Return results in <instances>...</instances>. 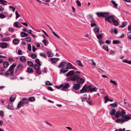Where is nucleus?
I'll return each mask as SVG.
<instances>
[{"label": "nucleus", "instance_id": "nucleus-12", "mask_svg": "<svg viewBox=\"0 0 131 131\" xmlns=\"http://www.w3.org/2000/svg\"><path fill=\"white\" fill-rule=\"evenodd\" d=\"M70 85L68 83H67L65 84L64 86H63L61 90L63 91H65V90L67 89L68 88L70 87Z\"/></svg>", "mask_w": 131, "mask_h": 131}, {"label": "nucleus", "instance_id": "nucleus-11", "mask_svg": "<svg viewBox=\"0 0 131 131\" xmlns=\"http://www.w3.org/2000/svg\"><path fill=\"white\" fill-rule=\"evenodd\" d=\"M87 92L86 89V85H84L82 89L80 90V92L81 93H84Z\"/></svg>", "mask_w": 131, "mask_h": 131}, {"label": "nucleus", "instance_id": "nucleus-42", "mask_svg": "<svg viewBox=\"0 0 131 131\" xmlns=\"http://www.w3.org/2000/svg\"><path fill=\"white\" fill-rule=\"evenodd\" d=\"M39 55L40 56L42 57L45 58H46V56L45 53H44L42 52L40 53H39Z\"/></svg>", "mask_w": 131, "mask_h": 131}, {"label": "nucleus", "instance_id": "nucleus-1", "mask_svg": "<svg viewBox=\"0 0 131 131\" xmlns=\"http://www.w3.org/2000/svg\"><path fill=\"white\" fill-rule=\"evenodd\" d=\"M15 66H10L9 69L5 73L6 77H8L10 74H13L14 73V68Z\"/></svg>", "mask_w": 131, "mask_h": 131}, {"label": "nucleus", "instance_id": "nucleus-34", "mask_svg": "<svg viewBox=\"0 0 131 131\" xmlns=\"http://www.w3.org/2000/svg\"><path fill=\"white\" fill-rule=\"evenodd\" d=\"M20 60L23 62H25L26 61V59L25 57L23 56H21L19 58Z\"/></svg>", "mask_w": 131, "mask_h": 131}, {"label": "nucleus", "instance_id": "nucleus-13", "mask_svg": "<svg viewBox=\"0 0 131 131\" xmlns=\"http://www.w3.org/2000/svg\"><path fill=\"white\" fill-rule=\"evenodd\" d=\"M58 66H72L71 64L69 62L67 63L65 62H61Z\"/></svg>", "mask_w": 131, "mask_h": 131}, {"label": "nucleus", "instance_id": "nucleus-63", "mask_svg": "<svg viewBox=\"0 0 131 131\" xmlns=\"http://www.w3.org/2000/svg\"><path fill=\"white\" fill-rule=\"evenodd\" d=\"M91 25L92 27H94L95 26H97V25L94 23H91Z\"/></svg>", "mask_w": 131, "mask_h": 131}, {"label": "nucleus", "instance_id": "nucleus-3", "mask_svg": "<svg viewBox=\"0 0 131 131\" xmlns=\"http://www.w3.org/2000/svg\"><path fill=\"white\" fill-rule=\"evenodd\" d=\"M68 66H67V67L66 68H61L60 69L61 72L63 73L67 72L68 71V69H71L75 70H77L74 66H68L69 67H68Z\"/></svg>", "mask_w": 131, "mask_h": 131}, {"label": "nucleus", "instance_id": "nucleus-19", "mask_svg": "<svg viewBox=\"0 0 131 131\" xmlns=\"http://www.w3.org/2000/svg\"><path fill=\"white\" fill-rule=\"evenodd\" d=\"M14 24L15 26L18 28L21 27L22 26L18 22H15Z\"/></svg>", "mask_w": 131, "mask_h": 131}, {"label": "nucleus", "instance_id": "nucleus-5", "mask_svg": "<svg viewBox=\"0 0 131 131\" xmlns=\"http://www.w3.org/2000/svg\"><path fill=\"white\" fill-rule=\"evenodd\" d=\"M75 73L76 74L74 75L73 77H70V80H69V81H75L78 80V78H79V75L77 73L80 74V73L79 71H77Z\"/></svg>", "mask_w": 131, "mask_h": 131}, {"label": "nucleus", "instance_id": "nucleus-6", "mask_svg": "<svg viewBox=\"0 0 131 131\" xmlns=\"http://www.w3.org/2000/svg\"><path fill=\"white\" fill-rule=\"evenodd\" d=\"M114 18V17L113 16L110 15L106 17L105 19L107 21L108 23H110L112 22L113 19Z\"/></svg>", "mask_w": 131, "mask_h": 131}, {"label": "nucleus", "instance_id": "nucleus-53", "mask_svg": "<svg viewBox=\"0 0 131 131\" xmlns=\"http://www.w3.org/2000/svg\"><path fill=\"white\" fill-rule=\"evenodd\" d=\"M23 66H18L17 67V70L19 71L20 70L23 68Z\"/></svg>", "mask_w": 131, "mask_h": 131}, {"label": "nucleus", "instance_id": "nucleus-35", "mask_svg": "<svg viewBox=\"0 0 131 131\" xmlns=\"http://www.w3.org/2000/svg\"><path fill=\"white\" fill-rule=\"evenodd\" d=\"M27 72L29 73H32L33 71V69L31 68H27Z\"/></svg>", "mask_w": 131, "mask_h": 131}, {"label": "nucleus", "instance_id": "nucleus-2", "mask_svg": "<svg viewBox=\"0 0 131 131\" xmlns=\"http://www.w3.org/2000/svg\"><path fill=\"white\" fill-rule=\"evenodd\" d=\"M126 112L125 110H122L121 112V116L124 119H126L128 121V120L130 119L131 118L128 116L125 115Z\"/></svg>", "mask_w": 131, "mask_h": 131}, {"label": "nucleus", "instance_id": "nucleus-18", "mask_svg": "<svg viewBox=\"0 0 131 131\" xmlns=\"http://www.w3.org/2000/svg\"><path fill=\"white\" fill-rule=\"evenodd\" d=\"M13 42L14 44L16 45L19 43V41L18 39L15 38L13 40Z\"/></svg>", "mask_w": 131, "mask_h": 131}, {"label": "nucleus", "instance_id": "nucleus-60", "mask_svg": "<svg viewBox=\"0 0 131 131\" xmlns=\"http://www.w3.org/2000/svg\"><path fill=\"white\" fill-rule=\"evenodd\" d=\"M10 79L11 80H14L15 79V77L13 75V74H10Z\"/></svg>", "mask_w": 131, "mask_h": 131}, {"label": "nucleus", "instance_id": "nucleus-58", "mask_svg": "<svg viewBox=\"0 0 131 131\" xmlns=\"http://www.w3.org/2000/svg\"><path fill=\"white\" fill-rule=\"evenodd\" d=\"M52 34L56 37L58 38H59V37L54 32L52 31Z\"/></svg>", "mask_w": 131, "mask_h": 131}, {"label": "nucleus", "instance_id": "nucleus-57", "mask_svg": "<svg viewBox=\"0 0 131 131\" xmlns=\"http://www.w3.org/2000/svg\"><path fill=\"white\" fill-rule=\"evenodd\" d=\"M76 3L77 4L78 6H81V4L80 3V2L79 1L77 0L76 1Z\"/></svg>", "mask_w": 131, "mask_h": 131}, {"label": "nucleus", "instance_id": "nucleus-15", "mask_svg": "<svg viewBox=\"0 0 131 131\" xmlns=\"http://www.w3.org/2000/svg\"><path fill=\"white\" fill-rule=\"evenodd\" d=\"M0 46L3 48H6L8 46L7 43H5L2 42L0 43Z\"/></svg>", "mask_w": 131, "mask_h": 131}, {"label": "nucleus", "instance_id": "nucleus-26", "mask_svg": "<svg viewBox=\"0 0 131 131\" xmlns=\"http://www.w3.org/2000/svg\"><path fill=\"white\" fill-rule=\"evenodd\" d=\"M28 101L30 102H33L35 100V99L34 97H31L29 98L28 99Z\"/></svg>", "mask_w": 131, "mask_h": 131}, {"label": "nucleus", "instance_id": "nucleus-7", "mask_svg": "<svg viewBox=\"0 0 131 131\" xmlns=\"http://www.w3.org/2000/svg\"><path fill=\"white\" fill-rule=\"evenodd\" d=\"M128 121L126 119H124L122 117L121 118H118L116 119L115 121V122L117 123H118L119 122H120L122 124L123 123L124 121Z\"/></svg>", "mask_w": 131, "mask_h": 131}, {"label": "nucleus", "instance_id": "nucleus-10", "mask_svg": "<svg viewBox=\"0 0 131 131\" xmlns=\"http://www.w3.org/2000/svg\"><path fill=\"white\" fill-rule=\"evenodd\" d=\"M22 102L23 103V104H27L28 105L29 104V102L28 101V100L27 98H24L22 99Z\"/></svg>", "mask_w": 131, "mask_h": 131}, {"label": "nucleus", "instance_id": "nucleus-4", "mask_svg": "<svg viewBox=\"0 0 131 131\" xmlns=\"http://www.w3.org/2000/svg\"><path fill=\"white\" fill-rule=\"evenodd\" d=\"M96 14L99 17H106L109 15V13L108 12H97Z\"/></svg>", "mask_w": 131, "mask_h": 131}, {"label": "nucleus", "instance_id": "nucleus-28", "mask_svg": "<svg viewBox=\"0 0 131 131\" xmlns=\"http://www.w3.org/2000/svg\"><path fill=\"white\" fill-rule=\"evenodd\" d=\"M99 29L97 27H95L93 29V31L95 32V34H96L97 33H98L99 31Z\"/></svg>", "mask_w": 131, "mask_h": 131}, {"label": "nucleus", "instance_id": "nucleus-55", "mask_svg": "<svg viewBox=\"0 0 131 131\" xmlns=\"http://www.w3.org/2000/svg\"><path fill=\"white\" fill-rule=\"evenodd\" d=\"M15 15H16V19L18 18L19 17H20V15L19 14H18L17 12V10L16 11L15 13Z\"/></svg>", "mask_w": 131, "mask_h": 131}, {"label": "nucleus", "instance_id": "nucleus-14", "mask_svg": "<svg viewBox=\"0 0 131 131\" xmlns=\"http://www.w3.org/2000/svg\"><path fill=\"white\" fill-rule=\"evenodd\" d=\"M7 108L9 110H14V108L13 106V104L12 103H10L7 105Z\"/></svg>", "mask_w": 131, "mask_h": 131}, {"label": "nucleus", "instance_id": "nucleus-52", "mask_svg": "<svg viewBox=\"0 0 131 131\" xmlns=\"http://www.w3.org/2000/svg\"><path fill=\"white\" fill-rule=\"evenodd\" d=\"M33 67V68L36 70L39 69L40 66H32Z\"/></svg>", "mask_w": 131, "mask_h": 131}, {"label": "nucleus", "instance_id": "nucleus-22", "mask_svg": "<svg viewBox=\"0 0 131 131\" xmlns=\"http://www.w3.org/2000/svg\"><path fill=\"white\" fill-rule=\"evenodd\" d=\"M20 35L21 37H27L28 35L24 32H22L21 33Z\"/></svg>", "mask_w": 131, "mask_h": 131}, {"label": "nucleus", "instance_id": "nucleus-62", "mask_svg": "<svg viewBox=\"0 0 131 131\" xmlns=\"http://www.w3.org/2000/svg\"><path fill=\"white\" fill-rule=\"evenodd\" d=\"M18 53L19 55H21L23 53V52L20 49H19L18 51Z\"/></svg>", "mask_w": 131, "mask_h": 131}, {"label": "nucleus", "instance_id": "nucleus-20", "mask_svg": "<svg viewBox=\"0 0 131 131\" xmlns=\"http://www.w3.org/2000/svg\"><path fill=\"white\" fill-rule=\"evenodd\" d=\"M15 99L16 97L15 95H12L10 97L9 101L10 102H13L15 100Z\"/></svg>", "mask_w": 131, "mask_h": 131}, {"label": "nucleus", "instance_id": "nucleus-43", "mask_svg": "<svg viewBox=\"0 0 131 131\" xmlns=\"http://www.w3.org/2000/svg\"><path fill=\"white\" fill-rule=\"evenodd\" d=\"M35 62L39 66H41V64H40V61L38 59H36L35 60Z\"/></svg>", "mask_w": 131, "mask_h": 131}, {"label": "nucleus", "instance_id": "nucleus-49", "mask_svg": "<svg viewBox=\"0 0 131 131\" xmlns=\"http://www.w3.org/2000/svg\"><path fill=\"white\" fill-rule=\"evenodd\" d=\"M45 84L47 85H51L52 84L49 81H47L46 82Z\"/></svg>", "mask_w": 131, "mask_h": 131}, {"label": "nucleus", "instance_id": "nucleus-25", "mask_svg": "<svg viewBox=\"0 0 131 131\" xmlns=\"http://www.w3.org/2000/svg\"><path fill=\"white\" fill-rule=\"evenodd\" d=\"M47 53L49 57H51L53 56V53L49 51H47Z\"/></svg>", "mask_w": 131, "mask_h": 131}, {"label": "nucleus", "instance_id": "nucleus-64", "mask_svg": "<svg viewBox=\"0 0 131 131\" xmlns=\"http://www.w3.org/2000/svg\"><path fill=\"white\" fill-rule=\"evenodd\" d=\"M32 49L33 51L34 52H35L36 51V48L35 46H34V45L32 46Z\"/></svg>", "mask_w": 131, "mask_h": 131}, {"label": "nucleus", "instance_id": "nucleus-36", "mask_svg": "<svg viewBox=\"0 0 131 131\" xmlns=\"http://www.w3.org/2000/svg\"><path fill=\"white\" fill-rule=\"evenodd\" d=\"M76 63L79 66H83V64L81 63V61L80 60H78L76 61Z\"/></svg>", "mask_w": 131, "mask_h": 131}, {"label": "nucleus", "instance_id": "nucleus-21", "mask_svg": "<svg viewBox=\"0 0 131 131\" xmlns=\"http://www.w3.org/2000/svg\"><path fill=\"white\" fill-rule=\"evenodd\" d=\"M116 111V110L115 109L113 108L110 112V115H115Z\"/></svg>", "mask_w": 131, "mask_h": 131}, {"label": "nucleus", "instance_id": "nucleus-59", "mask_svg": "<svg viewBox=\"0 0 131 131\" xmlns=\"http://www.w3.org/2000/svg\"><path fill=\"white\" fill-rule=\"evenodd\" d=\"M9 8H12V10L13 12H14L15 10V9L12 6H9Z\"/></svg>", "mask_w": 131, "mask_h": 131}, {"label": "nucleus", "instance_id": "nucleus-56", "mask_svg": "<svg viewBox=\"0 0 131 131\" xmlns=\"http://www.w3.org/2000/svg\"><path fill=\"white\" fill-rule=\"evenodd\" d=\"M36 72L39 75L41 74V71L39 69L36 70Z\"/></svg>", "mask_w": 131, "mask_h": 131}, {"label": "nucleus", "instance_id": "nucleus-45", "mask_svg": "<svg viewBox=\"0 0 131 131\" xmlns=\"http://www.w3.org/2000/svg\"><path fill=\"white\" fill-rule=\"evenodd\" d=\"M96 36L97 38L98 39H101L102 37V35L101 34L97 35Z\"/></svg>", "mask_w": 131, "mask_h": 131}, {"label": "nucleus", "instance_id": "nucleus-50", "mask_svg": "<svg viewBox=\"0 0 131 131\" xmlns=\"http://www.w3.org/2000/svg\"><path fill=\"white\" fill-rule=\"evenodd\" d=\"M27 64L28 66H34L33 62L31 61H28L27 62Z\"/></svg>", "mask_w": 131, "mask_h": 131}, {"label": "nucleus", "instance_id": "nucleus-41", "mask_svg": "<svg viewBox=\"0 0 131 131\" xmlns=\"http://www.w3.org/2000/svg\"><path fill=\"white\" fill-rule=\"evenodd\" d=\"M91 89L90 91L91 92H96L97 91V90H96V89H97L95 87L92 88V86H91Z\"/></svg>", "mask_w": 131, "mask_h": 131}, {"label": "nucleus", "instance_id": "nucleus-61", "mask_svg": "<svg viewBox=\"0 0 131 131\" xmlns=\"http://www.w3.org/2000/svg\"><path fill=\"white\" fill-rule=\"evenodd\" d=\"M0 115L2 116L3 117L4 116V112L2 111H0Z\"/></svg>", "mask_w": 131, "mask_h": 131}, {"label": "nucleus", "instance_id": "nucleus-17", "mask_svg": "<svg viewBox=\"0 0 131 131\" xmlns=\"http://www.w3.org/2000/svg\"><path fill=\"white\" fill-rule=\"evenodd\" d=\"M74 71L73 70H71L67 74L66 76L68 77L69 76L72 75L74 74Z\"/></svg>", "mask_w": 131, "mask_h": 131}, {"label": "nucleus", "instance_id": "nucleus-51", "mask_svg": "<svg viewBox=\"0 0 131 131\" xmlns=\"http://www.w3.org/2000/svg\"><path fill=\"white\" fill-rule=\"evenodd\" d=\"M3 66H9V63L8 62L5 61L3 62Z\"/></svg>", "mask_w": 131, "mask_h": 131}, {"label": "nucleus", "instance_id": "nucleus-31", "mask_svg": "<svg viewBox=\"0 0 131 131\" xmlns=\"http://www.w3.org/2000/svg\"><path fill=\"white\" fill-rule=\"evenodd\" d=\"M86 85V89L87 92H88L89 91H90V90L91 87V85H89L87 86V85Z\"/></svg>", "mask_w": 131, "mask_h": 131}, {"label": "nucleus", "instance_id": "nucleus-9", "mask_svg": "<svg viewBox=\"0 0 131 131\" xmlns=\"http://www.w3.org/2000/svg\"><path fill=\"white\" fill-rule=\"evenodd\" d=\"M84 80L82 78H80L79 77L78 80H77V82L78 83L80 84H83L84 82Z\"/></svg>", "mask_w": 131, "mask_h": 131}, {"label": "nucleus", "instance_id": "nucleus-46", "mask_svg": "<svg viewBox=\"0 0 131 131\" xmlns=\"http://www.w3.org/2000/svg\"><path fill=\"white\" fill-rule=\"evenodd\" d=\"M37 57V55L35 53H33L31 54V57L33 59H35Z\"/></svg>", "mask_w": 131, "mask_h": 131}, {"label": "nucleus", "instance_id": "nucleus-38", "mask_svg": "<svg viewBox=\"0 0 131 131\" xmlns=\"http://www.w3.org/2000/svg\"><path fill=\"white\" fill-rule=\"evenodd\" d=\"M111 2L113 4L115 8H116L118 6V4H116V2L114 1H112Z\"/></svg>", "mask_w": 131, "mask_h": 131}, {"label": "nucleus", "instance_id": "nucleus-27", "mask_svg": "<svg viewBox=\"0 0 131 131\" xmlns=\"http://www.w3.org/2000/svg\"><path fill=\"white\" fill-rule=\"evenodd\" d=\"M23 103L21 101H20L18 104L17 108H19L23 105Z\"/></svg>", "mask_w": 131, "mask_h": 131}, {"label": "nucleus", "instance_id": "nucleus-37", "mask_svg": "<svg viewBox=\"0 0 131 131\" xmlns=\"http://www.w3.org/2000/svg\"><path fill=\"white\" fill-rule=\"evenodd\" d=\"M25 39V40L27 42H30L31 41V38L29 37H27Z\"/></svg>", "mask_w": 131, "mask_h": 131}, {"label": "nucleus", "instance_id": "nucleus-48", "mask_svg": "<svg viewBox=\"0 0 131 131\" xmlns=\"http://www.w3.org/2000/svg\"><path fill=\"white\" fill-rule=\"evenodd\" d=\"M104 99L105 100V103H106L109 100V98H108L107 95H106L104 97Z\"/></svg>", "mask_w": 131, "mask_h": 131}, {"label": "nucleus", "instance_id": "nucleus-29", "mask_svg": "<svg viewBox=\"0 0 131 131\" xmlns=\"http://www.w3.org/2000/svg\"><path fill=\"white\" fill-rule=\"evenodd\" d=\"M127 22L125 21L122 23V25L119 26V27L124 28L127 25Z\"/></svg>", "mask_w": 131, "mask_h": 131}, {"label": "nucleus", "instance_id": "nucleus-40", "mask_svg": "<svg viewBox=\"0 0 131 131\" xmlns=\"http://www.w3.org/2000/svg\"><path fill=\"white\" fill-rule=\"evenodd\" d=\"M10 38L9 37H6L5 38H2L1 39L3 41H8L9 40Z\"/></svg>", "mask_w": 131, "mask_h": 131}, {"label": "nucleus", "instance_id": "nucleus-8", "mask_svg": "<svg viewBox=\"0 0 131 131\" xmlns=\"http://www.w3.org/2000/svg\"><path fill=\"white\" fill-rule=\"evenodd\" d=\"M81 86V85L79 83L74 84L73 88L75 90H78L79 89Z\"/></svg>", "mask_w": 131, "mask_h": 131}, {"label": "nucleus", "instance_id": "nucleus-54", "mask_svg": "<svg viewBox=\"0 0 131 131\" xmlns=\"http://www.w3.org/2000/svg\"><path fill=\"white\" fill-rule=\"evenodd\" d=\"M28 49L29 51L31 50V45L30 44H28Z\"/></svg>", "mask_w": 131, "mask_h": 131}, {"label": "nucleus", "instance_id": "nucleus-30", "mask_svg": "<svg viewBox=\"0 0 131 131\" xmlns=\"http://www.w3.org/2000/svg\"><path fill=\"white\" fill-rule=\"evenodd\" d=\"M114 25L116 26H117L118 25L119 23L118 21L116 20L114 18L113 19L112 21Z\"/></svg>", "mask_w": 131, "mask_h": 131}, {"label": "nucleus", "instance_id": "nucleus-16", "mask_svg": "<svg viewBox=\"0 0 131 131\" xmlns=\"http://www.w3.org/2000/svg\"><path fill=\"white\" fill-rule=\"evenodd\" d=\"M59 60V59L58 58H50V60L53 63H56Z\"/></svg>", "mask_w": 131, "mask_h": 131}, {"label": "nucleus", "instance_id": "nucleus-47", "mask_svg": "<svg viewBox=\"0 0 131 131\" xmlns=\"http://www.w3.org/2000/svg\"><path fill=\"white\" fill-rule=\"evenodd\" d=\"M5 17V15L3 14V13H1L0 14V18H1L3 19Z\"/></svg>", "mask_w": 131, "mask_h": 131}, {"label": "nucleus", "instance_id": "nucleus-23", "mask_svg": "<svg viewBox=\"0 0 131 131\" xmlns=\"http://www.w3.org/2000/svg\"><path fill=\"white\" fill-rule=\"evenodd\" d=\"M115 116L117 118H118L120 116H121V111H117L116 113Z\"/></svg>", "mask_w": 131, "mask_h": 131}, {"label": "nucleus", "instance_id": "nucleus-33", "mask_svg": "<svg viewBox=\"0 0 131 131\" xmlns=\"http://www.w3.org/2000/svg\"><path fill=\"white\" fill-rule=\"evenodd\" d=\"M103 48L105 50L108 51V46L106 45H104L103 46Z\"/></svg>", "mask_w": 131, "mask_h": 131}, {"label": "nucleus", "instance_id": "nucleus-39", "mask_svg": "<svg viewBox=\"0 0 131 131\" xmlns=\"http://www.w3.org/2000/svg\"><path fill=\"white\" fill-rule=\"evenodd\" d=\"M110 82L113 84L114 85L116 86L117 85V83L115 81H113L111 80L110 81Z\"/></svg>", "mask_w": 131, "mask_h": 131}, {"label": "nucleus", "instance_id": "nucleus-44", "mask_svg": "<svg viewBox=\"0 0 131 131\" xmlns=\"http://www.w3.org/2000/svg\"><path fill=\"white\" fill-rule=\"evenodd\" d=\"M119 42V41L118 40H113V43L114 44H118Z\"/></svg>", "mask_w": 131, "mask_h": 131}, {"label": "nucleus", "instance_id": "nucleus-24", "mask_svg": "<svg viewBox=\"0 0 131 131\" xmlns=\"http://www.w3.org/2000/svg\"><path fill=\"white\" fill-rule=\"evenodd\" d=\"M110 105L112 107L115 108L118 106V104L117 102H114L113 103L111 104Z\"/></svg>", "mask_w": 131, "mask_h": 131}, {"label": "nucleus", "instance_id": "nucleus-32", "mask_svg": "<svg viewBox=\"0 0 131 131\" xmlns=\"http://www.w3.org/2000/svg\"><path fill=\"white\" fill-rule=\"evenodd\" d=\"M7 2V1L4 0H0V4H3L4 5H6L5 4Z\"/></svg>", "mask_w": 131, "mask_h": 131}]
</instances>
